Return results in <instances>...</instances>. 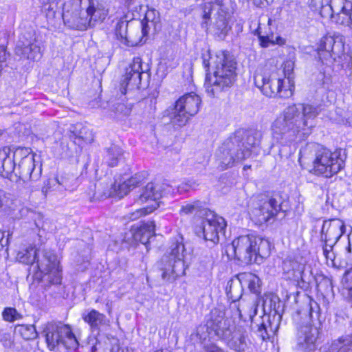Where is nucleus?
<instances>
[{
  "label": "nucleus",
  "instance_id": "39",
  "mask_svg": "<svg viewBox=\"0 0 352 352\" xmlns=\"http://www.w3.org/2000/svg\"><path fill=\"white\" fill-rule=\"evenodd\" d=\"M112 111L118 116H126L130 114L132 105L126 103L124 99H121L116 103H113L111 107Z\"/></svg>",
  "mask_w": 352,
  "mask_h": 352
},
{
  "label": "nucleus",
  "instance_id": "56",
  "mask_svg": "<svg viewBox=\"0 0 352 352\" xmlns=\"http://www.w3.org/2000/svg\"><path fill=\"white\" fill-rule=\"evenodd\" d=\"M314 307H318L317 302L315 301L310 300L309 302L307 305H306L305 311H306V312L308 311L309 314L311 317Z\"/></svg>",
  "mask_w": 352,
  "mask_h": 352
},
{
  "label": "nucleus",
  "instance_id": "51",
  "mask_svg": "<svg viewBox=\"0 0 352 352\" xmlns=\"http://www.w3.org/2000/svg\"><path fill=\"white\" fill-rule=\"evenodd\" d=\"M200 208V202L199 201L193 203H188L182 206L180 212L184 214L193 213Z\"/></svg>",
  "mask_w": 352,
  "mask_h": 352
},
{
  "label": "nucleus",
  "instance_id": "29",
  "mask_svg": "<svg viewBox=\"0 0 352 352\" xmlns=\"http://www.w3.org/2000/svg\"><path fill=\"white\" fill-rule=\"evenodd\" d=\"M85 16L90 21L89 27L94 26L97 22L102 21L108 12L104 8H95L91 0H89V4L85 6Z\"/></svg>",
  "mask_w": 352,
  "mask_h": 352
},
{
  "label": "nucleus",
  "instance_id": "64",
  "mask_svg": "<svg viewBox=\"0 0 352 352\" xmlns=\"http://www.w3.org/2000/svg\"><path fill=\"white\" fill-rule=\"evenodd\" d=\"M162 67H162V65H160V66L159 67L158 72H157L158 73L160 72V69H161V68H162Z\"/></svg>",
  "mask_w": 352,
  "mask_h": 352
},
{
  "label": "nucleus",
  "instance_id": "4",
  "mask_svg": "<svg viewBox=\"0 0 352 352\" xmlns=\"http://www.w3.org/2000/svg\"><path fill=\"white\" fill-rule=\"evenodd\" d=\"M234 258L243 264L256 261L257 256L266 257L270 253V242L258 236L243 235L232 243Z\"/></svg>",
  "mask_w": 352,
  "mask_h": 352
},
{
  "label": "nucleus",
  "instance_id": "62",
  "mask_svg": "<svg viewBox=\"0 0 352 352\" xmlns=\"http://www.w3.org/2000/svg\"><path fill=\"white\" fill-rule=\"evenodd\" d=\"M347 122L349 124L352 126V116L348 118Z\"/></svg>",
  "mask_w": 352,
  "mask_h": 352
},
{
  "label": "nucleus",
  "instance_id": "63",
  "mask_svg": "<svg viewBox=\"0 0 352 352\" xmlns=\"http://www.w3.org/2000/svg\"><path fill=\"white\" fill-rule=\"evenodd\" d=\"M250 167H251V166L245 165V166H244L243 169H244V170H246V169H248V168H250Z\"/></svg>",
  "mask_w": 352,
  "mask_h": 352
},
{
  "label": "nucleus",
  "instance_id": "37",
  "mask_svg": "<svg viewBox=\"0 0 352 352\" xmlns=\"http://www.w3.org/2000/svg\"><path fill=\"white\" fill-rule=\"evenodd\" d=\"M59 0H41L42 9L49 19H56Z\"/></svg>",
  "mask_w": 352,
  "mask_h": 352
},
{
  "label": "nucleus",
  "instance_id": "25",
  "mask_svg": "<svg viewBox=\"0 0 352 352\" xmlns=\"http://www.w3.org/2000/svg\"><path fill=\"white\" fill-rule=\"evenodd\" d=\"M70 139L74 144L82 148L86 144L91 143L94 140V133L92 130L82 123H76L70 127Z\"/></svg>",
  "mask_w": 352,
  "mask_h": 352
},
{
  "label": "nucleus",
  "instance_id": "57",
  "mask_svg": "<svg viewBox=\"0 0 352 352\" xmlns=\"http://www.w3.org/2000/svg\"><path fill=\"white\" fill-rule=\"evenodd\" d=\"M252 3L257 7L265 6V4H270L274 0H251Z\"/></svg>",
  "mask_w": 352,
  "mask_h": 352
},
{
  "label": "nucleus",
  "instance_id": "28",
  "mask_svg": "<svg viewBox=\"0 0 352 352\" xmlns=\"http://www.w3.org/2000/svg\"><path fill=\"white\" fill-rule=\"evenodd\" d=\"M155 227L153 221L142 223L135 230L133 234L135 241L146 245L149 239L155 235Z\"/></svg>",
  "mask_w": 352,
  "mask_h": 352
},
{
  "label": "nucleus",
  "instance_id": "61",
  "mask_svg": "<svg viewBox=\"0 0 352 352\" xmlns=\"http://www.w3.org/2000/svg\"><path fill=\"white\" fill-rule=\"evenodd\" d=\"M346 251H347V253H349V254L351 253V243L349 241V245L346 248Z\"/></svg>",
  "mask_w": 352,
  "mask_h": 352
},
{
  "label": "nucleus",
  "instance_id": "36",
  "mask_svg": "<svg viewBox=\"0 0 352 352\" xmlns=\"http://www.w3.org/2000/svg\"><path fill=\"white\" fill-rule=\"evenodd\" d=\"M14 331L26 340L34 339L37 336L36 328L32 324H18Z\"/></svg>",
  "mask_w": 352,
  "mask_h": 352
},
{
  "label": "nucleus",
  "instance_id": "44",
  "mask_svg": "<svg viewBox=\"0 0 352 352\" xmlns=\"http://www.w3.org/2000/svg\"><path fill=\"white\" fill-rule=\"evenodd\" d=\"M245 278L248 283L250 290L254 294L258 293L261 287V280L258 276L252 273H248L245 274Z\"/></svg>",
  "mask_w": 352,
  "mask_h": 352
},
{
  "label": "nucleus",
  "instance_id": "23",
  "mask_svg": "<svg viewBox=\"0 0 352 352\" xmlns=\"http://www.w3.org/2000/svg\"><path fill=\"white\" fill-rule=\"evenodd\" d=\"M319 331L317 327L305 325L299 328L297 333V343L300 349L305 352L315 349V343L318 339Z\"/></svg>",
  "mask_w": 352,
  "mask_h": 352
},
{
  "label": "nucleus",
  "instance_id": "24",
  "mask_svg": "<svg viewBox=\"0 0 352 352\" xmlns=\"http://www.w3.org/2000/svg\"><path fill=\"white\" fill-rule=\"evenodd\" d=\"M273 22L272 19H268L267 25L262 26L259 23L256 30L255 34L258 36L260 45L263 47H268L276 44L279 45L285 44V39L276 34L271 28Z\"/></svg>",
  "mask_w": 352,
  "mask_h": 352
},
{
  "label": "nucleus",
  "instance_id": "1",
  "mask_svg": "<svg viewBox=\"0 0 352 352\" xmlns=\"http://www.w3.org/2000/svg\"><path fill=\"white\" fill-rule=\"evenodd\" d=\"M321 110V105L311 104L287 107L272 124L273 139L284 145L308 137L316 126L314 120Z\"/></svg>",
  "mask_w": 352,
  "mask_h": 352
},
{
  "label": "nucleus",
  "instance_id": "31",
  "mask_svg": "<svg viewBox=\"0 0 352 352\" xmlns=\"http://www.w3.org/2000/svg\"><path fill=\"white\" fill-rule=\"evenodd\" d=\"M230 19L225 15L214 14L210 24L211 31L220 38L225 36L230 30V26L228 24Z\"/></svg>",
  "mask_w": 352,
  "mask_h": 352
},
{
  "label": "nucleus",
  "instance_id": "34",
  "mask_svg": "<svg viewBox=\"0 0 352 352\" xmlns=\"http://www.w3.org/2000/svg\"><path fill=\"white\" fill-rule=\"evenodd\" d=\"M14 155H0V175L3 177H9L15 168Z\"/></svg>",
  "mask_w": 352,
  "mask_h": 352
},
{
  "label": "nucleus",
  "instance_id": "10",
  "mask_svg": "<svg viewBox=\"0 0 352 352\" xmlns=\"http://www.w3.org/2000/svg\"><path fill=\"white\" fill-rule=\"evenodd\" d=\"M45 340L50 350L63 346L75 349L78 343L70 327L62 323H47L44 331Z\"/></svg>",
  "mask_w": 352,
  "mask_h": 352
},
{
  "label": "nucleus",
  "instance_id": "7",
  "mask_svg": "<svg viewBox=\"0 0 352 352\" xmlns=\"http://www.w3.org/2000/svg\"><path fill=\"white\" fill-rule=\"evenodd\" d=\"M340 155H300L298 162L303 168L317 175L331 177L338 173L344 166Z\"/></svg>",
  "mask_w": 352,
  "mask_h": 352
},
{
  "label": "nucleus",
  "instance_id": "9",
  "mask_svg": "<svg viewBox=\"0 0 352 352\" xmlns=\"http://www.w3.org/2000/svg\"><path fill=\"white\" fill-rule=\"evenodd\" d=\"M89 0H69L63 5V11L57 10L56 17H62L66 26L77 30H85L90 21L85 16V6Z\"/></svg>",
  "mask_w": 352,
  "mask_h": 352
},
{
  "label": "nucleus",
  "instance_id": "46",
  "mask_svg": "<svg viewBox=\"0 0 352 352\" xmlns=\"http://www.w3.org/2000/svg\"><path fill=\"white\" fill-rule=\"evenodd\" d=\"M53 191H58L57 179L54 177L47 179L41 188V192L45 197H47L49 192Z\"/></svg>",
  "mask_w": 352,
  "mask_h": 352
},
{
  "label": "nucleus",
  "instance_id": "22",
  "mask_svg": "<svg viewBox=\"0 0 352 352\" xmlns=\"http://www.w3.org/2000/svg\"><path fill=\"white\" fill-rule=\"evenodd\" d=\"M19 177L24 182H36L41 176V165L35 164L34 155H25L19 164Z\"/></svg>",
  "mask_w": 352,
  "mask_h": 352
},
{
  "label": "nucleus",
  "instance_id": "49",
  "mask_svg": "<svg viewBox=\"0 0 352 352\" xmlns=\"http://www.w3.org/2000/svg\"><path fill=\"white\" fill-rule=\"evenodd\" d=\"M218 167L221 170H225L231 167L234 163V159L232 155H219L217 160Z\"/></svg>",
  "mask_w": 352,
  "mask_h": 352
},
{
  "label": "nucleus",
  "instance_id": "60",
  "mask_svg": "<svg viewBox=\"0 0 352 352\" xmlns=\"http://www.w3.org/2000/svg\"><path fill=\"white\" fill-rule=\"evenodd\" d=\"M3 237H4V232L3 231L0 230V243H1V245H3Z\"/></svg>",
  "mask_w": 352,
  "mask_h": 352
},
{
  "label": "nucleus",
  "instance_id": "42",
  "mask_svg": "<svg viewBox=\"0 0 352 352\" xmlns=\"http://www.w3.org/2000/svg\"><path fill=\"white\" fill-rule=\"evenodd\" d=\"M229 346L236 352H244L247 347L245 338L242 335L234 336L229 342Z\"/></svg>",
  "mask_w": 352,
  "mask_h": 352
},
{
  "label": "nucleus",
  "instance_id": "54",
  "mask_svg": "<svg viewBox=\"0 0 352 352\" xmlns=\"http://www.w3.org/2000/svg\"><path fill=\"white\" fill-rule=\"evenodd\" d=\"M103 161L108 166L110 167H114L120 162V160L116 155H106Z\"/></svg>",
  "mask_w": 352,
  "mask_h": 352
},
{
  "label": "nucleus",
  "instance_id": "50",
  "mask_svg": "<svg viewBox=\"0 0 352 352\" xmlns=\"http://www.w3.org/2000/svg\"><path fill=\"white\" fill-rule=\"evenodd\" d=\"M278 300V298L276 296L273 295H268L265 296V297L263 299V308L264 310L268 307L269 311H272V309L274 310L275 313H276V302Z\"/></svg>",
  "mask_w": 352,
  "mask_h": 352
},
{
  "label": "nucleus",
  "instance_id": "55",
  "mask_svg": "<svg viewBox=\"0 0 352 352\" xmlns=\"http://www.w3.org/2000/svg\"><path fill=\"white\" fill-rule=\"evenodd\" d=\"M137 31H138V32H140L141 35H142L141 38H139V37L138 38L140 40V43L142 41L143 37L148 34V28L147 25L142 23L141 27L138 28Z\"/></svg>",
  "mask_w": 352,
  "mask_h": 352
},
{
  "label": "nucleus",
  "instance_id": "3",
  "mask_svg": "<svg viewBox=\"0 0 352 352\" xmlns=\"http://www.w3.org/2000/svg\"><path fill=\"white\" fill-rule=\"evenodd\" d=\"M254 80L255 85L267 97L289 98L294 90L289 78L285 79L280 72H270L263 67L256 69Z\"/></svg>",
  "mask_w": 352,
  "mask_h": 352
},
{
  "label": "nucleus",
  "instance_id": "33",
  "mask_svg": "<svg viewBox=\"0 0 352 352\" xmlns=\"http://www.w3.org/2000/svg\"><path fill=\"white\" fill-rule=\"evenodd\" d=\"M243 286L239 280H230L228 283L226 294L233 302L239 300L243 295Z\"/></svg>",
  "mask_w": 352,
  "mask_h": 352
},
{
  "label": "nucleus",
  "instance_id": "45",
  "mask_svg": "<svg viewBox=\"0 0 352 352\" xmlns=\"http://www.w3.org/2000/svg\"><path fill=\"white\" fill-rule=\"evenodd\" d=\"M2 316L4 320L10 322L22 318V315L15 308L12 307L5 308L2 313Z\"/></svg>",
  "mask_w": 352,
  "mask_h": 352
},
{
  "label": "nucleus",
  "instance_id": "16",
  "mask_svg": "<svg viewBox=\"0 0 352 352\" xmlns=\"http://www.w3.org/2000/svg\"><path fill=\"white\" fill-rule=\"evenodd\" d=\"M226 226V223L223 217L209 212L196 227L195 232L197 236H202L206 241L217 243L219 241V233L223 231Z\"/></svg>",
  "mask_w": 352,
  "mask_h": 352
},
{
  "label": "nucleus",
  "instance_id": "41",
  "mask_svg": "<svg viewBox=\"0 0 352 352\" xmlns=\"http://www.w3.org/2000/svg\"><path fill=\"white\" fill-rule=\"evenodd\" d=\"M328 151L323 146L311 142L306 144L305 148L301 147L299 150L298 154H305L306 153H314V154H327Z\"/></svg>",
  "mask_w": 352,
  "mask_h": 352
},
{
  "label": "nucleus",
  "instance_id": "26",
  "mask_svg": "<svg viewBox=\"0 0 352 352\" xmlns=\"http://www.w3.org/2000/svg\"><path fill=\"white\" fill-rule=\"evenodd\" d=\"M278 208L279 205L277 201L274 198H269L258 208H255L253 213L256 221L259 223H263L274 217L278 213Z\"/></svg>",
  "mask_w": 352,
  "mask_h": 352
},
{
  "label": "nucleus",
  "instance_id": "2",
  "mask_svg": "<svg viewBox=\"0 0 352 352\" xmlns=\"http://www.w3.org/2000/svg\"><path fill=\"white\" fill-rule=\"evenodd\" d=\"M203 65L208 72L210 68L212 74L207 72L204 87L209 96L214 97L230 87L236 78V62L226 51H219L211 55L208 51L203 54Z\"/></svg>",
  "mask_w": 352,
  "mask_h": 352
},
{
  "label": "nucleus",
  "instance_id": "18",
  "mask_svg": "<svg viewBox=\"0 0 352 352\" xmlns=\"http://www.w3.org/2000/svg\"><path fill=\"white\" fill-rule=\"evenodd\" d=\"M42 42L35 33L23 34L17 42L15 53L21 58L32 60H39L42 56Z\"/></svg>",
  "mask_w": 352,
  "mask_h": 352
},
{
  "label": "nucleus",
  "instance_id": "38",
  "mask_svg": "<svg viewBox=\"0 0 352 352\" xmlns=\"http://www.w3.org/2000/svg\"><path fill=\"white\" fill-rule=\"evenodd\" d=\"M343 295L349 301L352 302V267L345 272L343 278Z\"/></svg>",
  "mask_w": 352,
  "mask_h": 352
},
{
  "label": "nucleus",
  "instance_id": "47",
  "mask_svg": "<svg viewBox=\"0 0 352 352\" xmlns=\"http://www.w3.org/2000/svg\"><path fill=\"white\" fill-rule=\"evenodd\" d=\"M329 352H349L344 340L338 339L332 342L329 347Z\"/></svg>",
  "mask_w": 352,
  "mask_h": 352
},
{
  "label": "nucleus",
  "instance_id": "43",
  "mask_svg": "<svg viewBox=\"0 0 352 352\" xmlns=\"http://www.w3.org/2000/svg\"><path fill=\"white\" fill-rule=\"evenodd\" d=\"M35 154L33 151L26 147L16 146L15 145L4 146L0 151V154Z\"/></svg>",
  "mask_w": 352,
  "mask_h": 352
},
{
  "label": "nucleus",
  "instance_id": "15",
  "mask_svg": "<svg viewBox=\"0 0 352 352\" xmlns=\"http://www.w3.org/2000/svg\"><path fill=\"white\" fill-rule=\"evenodd\" d=\"M162 192L160 186L153 183H148L142 189L138 198L135 199V203L142 205L146 203L149 204L146 207L137 209L135 211L129 214V218L132 220H136L140 217L152 212L155 210L159 204L157 200L162 197Z\"/></svg>",
  "mask_w": 352,
  "mask_h": 352
},
{
  "label": "nucleus",
  "instance_id": "5",
  "mask_svg": "<svg viewBox=\"0 0 352 352\" xmlns=\"http://www.w3.org/2000/svg\"><path fill=\"white\" fill-rule=\"evenodd\" d=\"M262 133L256 129H240L227 138L219 148L222 154L254 153L260 145Z\"/></svg>",
  "mask_w": 352,
  "mask_h": 352
},
{
  "label": "nucleus",
  "instance_id": "53",
  "mask_svg": "<svg viewBox=\"0 0 352 352\" xmlns=\"http://www.w3.org/2000/svg\"><path fill=\"white\" fill-rule=\"evenodd\" d=\"M0 342L4 347L11 348L14 344V339L10 333H4L0 339Z\"/></svg>",
  "mask_w": 352,
  "mask_h": 352
},
{
  "label": "nucleus",
  "instance_id": "35",
  "mask_svg": "<svg viewBox=\"0 0 352 352\" xmlns=\"http://www.w3.org/2000/svg\"><path fill=\"white\" fill-rule=\"evenodd\" d=\"M38 254L34 247L30 246L19 252L16 258L21 263L32 265L37 261Z\"/></svg>",
  "mask_w": 352,
  "mask_h": 352
},
{
  "label": "nucleus",
  "instance_id": "20",
  "mask_svg": "<svg viewBox=\"0 0 352 352\" xmlns=\"http://www.w3.org/2000/svg\"><path fill=\"white\" fill-rule=\"evenodd\" d=\"M318 56L323 65L331 66L342 52L340 43H336L334 38L326 36L320 40L318 47Z\"/></svg>",
  "mask_w": 352,
  "mask_h": 352
},
{
  "label": "nucleus",
  "instance_id": "11",
  "mask_svg": "<svg viewBox=\"0 0 352 352\" xmlns=\"http://www.w3.org/2000/svg\"><path fill=\"white\" fill-rule=\"evenodd\" d=\"M201 102L200 97L193 92L180 97L169 113L171 123L177 126H184L190 116L197 113Z\"/></svg>",
  "mask_w": 352,
  "mask_h": 352
},
{
  "label": "nucleus",
  "instance_id": "17",
  "mask_svg": "<svg viewBox=\"0 0 352 352\" xmlns=\"http://www.w3.org/2000/svg\"><path fill=\"white\" fill-rule=\"evenodd\" d=\"M258 305L254 301L242 302L237 307V311L241 318L244 320L248 317L252 322L251 327L253 329H256L258 336L262 340L269 338V331H272V328L269 324L267 326L265 322L270 323V316L267 315H263L260 317V322H256L254 320V317L257 314Z\"/></svg>",
  "mask_w": 352,
  "mask_h": 352
},
{
  "label": "nucleus",
  "instance_id": "59",
  "mask_svg": "<svg viewBox=\"0 0 352 352\" xmlns=\"http://www.w3.org/2000/svg\"><path fill=\"white\" fill-rule=\"evenodd\" d=\"M221 324H222V321H219V324H217V327L214 329V331H215V333L216 335L220 336L221 335H223V327H221Z\"/></svg>",
  "mask_w": 352,
  "mask_h": 352
},
{
  "label": "nucleus",
  "instance_id": "58",
  "mask_svg": "<svg viewBox=\"0 0 352 352\" xmlns=\"http://www.w3.org/2000/svg\"><path fill=\"white\" fill-rule=\"evenodd\" d=\"M206 352H225V351L215 344H210L207 346Z\"/></svg>",
  "mask_w": 352,
  "mask_h": 352
},
{
  "label": "nucleus",
  "instance_id": "27",
  "mask_svg": "<svg viewBox=\"0 0 352 352\" xmlns=\"http://www.w3.org/2000/svg\"><path fill=\"white\" fill-rule=\"evenodd\" d=\"M128 23L126 21H119L115 28V34L120 41L127 46H135L140 43L139 38L134 37L127 31Z\"/></svg>",
  "mask_w": 352,
  "mask_h": 352
},
{
  "label": "nucleus",
  "instance_id": "52",
  "mask_svg": "<svg viewBox=\"0 0 352 352\" xmlns=\"http://www.w3.org/2000/svg\"><path fill=\"white\" fill-rule=\"evenodd\" d=\"M57 179V186L59 192L69 190L71 188L69 179L63 176H57L54 177Z\"/></svg>",
  "mask_w": 352,
  "mask_h": 352
},
{
  "label": "nucleus",
  "instance_id": "48",
  "mask_svg": "<svg viewBox=\"0 0 352 352\" xmlns=\"http://www.w3.org/2000/svg\"><path fill=\"white\" fill-rule=\"evenodd\" d=\"M294 67V63L291 60H287L284 62L283 65V73H280L283 76H285V79L290 80L291 83L294 85V82L292 76V72Z\"/></svg>",
  "mask_w": 352,
  "mask_h": 352
},
{
  "label": "nucleus",
  "instance_id": "6",
  "mask_svg": "<svg viewBox=\"0 0 352 352\" xmlns=\"http://www.w3.org/2000/svg\"><path fill=\"white\" fill-rule=\"evenodd\" d=\"M310 6L322 18L352 28V2L349 0H311Z\"/></svg>",
  "mask_w": 352,
  "mask_h": 352
},
{
  "label": "nucleus",
  "instance_id": "14",
  "mask_svg": "<svg viewBox=\"0 0 352 352\" xmlns=\"http://www.w3.org/2000/svg\"><path fill=\"white\" fill-rule=\"evenodd\" d=\"M149 70L148 64L143 65L140 57H134L126 68L125 74L120 80V93L124 95L127 90L138 89L141 84L142 74H147Z\"/></svg>",
  "mask_w": 352,
  "mask_h": 352
},
{
  "label": "nucleus",
  "instance_id": "40",
  "mask_svg": "<svg viewBox=\"0 0 352 352\" xmlns=\"http://www.w3.org/2000/svg\"><path fill=\"white\" fill-rule=\"evenodd\" d=\"M16 204L6 197L5 192L0 189V211L10 214L16 210Z\"/></svg>",
  "mask_w": 352,
  "mask_h": 352
},
{
  "label": "nucleus",
  "instance_id": "21",
  "mask_svg": "<svg viewBox=\"0 0 352 352\" xmlns=\"http://www.w3.org/2000/svg\"><path fill=\"white\" fill-rule=\"evenodd\" d=\"M119 192V179L104 176L95 184V192L90 201L105 199L111 197L122 198Z\"/></svg>",
  "mask_w": 352,
  "mask_h": 352
},
{
  "label": "nucleus",
  "instance_id": "30",
  "mask_svg": "<svg viewBox=\"0 0 352 352\" xmlns=\"http://www.w3.org/2000/svg\"><path fill=\"white\" fill-rule=\"evenodd\" d=\"M82 318L89 325L92 331H98L101 326L106 324L107 321L105 315L96 309H91L83 314Z\"/></svg>",
  "mask_w": 352,
  "mask_h": 352
},
{
  "label": "nucleus",
  "instance_id": "32",
  "mask_svg": "<svg viewBox=\"0 0 352 352\" xmlns=\"http://www.w3.org/2000/svg\"><path fill=\"white\" fill-rule=\"evenodd\" d=\"M118 179L120 188L119 194L122 196V197H123L128 195V193L132 189L142 184L145 179V175L143 173H139L124 181H122L120 178Z\"/></svg>",
  "mask_w": 352,
  "mask_h": 352
},
{
  "label": "nucleus",
  "instance_id": "8",
  "mask_svg": "<svg viewBox=\"0 0 352 352\" xmlns=\"http://www.w3.org/2000/svg\"><path fill=\"white\" fill-rule=\"evenodd\" d=\"M184 251L183 243L177 241L173 243L163 255L160 261V266L162 271V278L164 280L173 281L177 276L184 274Z\"/></svg>",
  "mask_w": 352,
  "mask_h": 352
},
{
  "label": "nucleus",
  "instance_id": "13",
  "mask_svg": "<svg viewBox=\"0 0 352 352\" xmlns=\"http://www.w3.org/2000/svg\"><path fill=\"white\" fill-rule=\"evenodd\" d=\"M36 266L41 274L46 276L50 285H60L62 280L60 261L50 250H43L37 257Z\"/></svg>",
  "mask_w": 352,
  "mask_h": 352
},
{
  "label": "nucleus",
  "instance_id": "12",
  "mask_svg": "<svg viewBox=\"0 0 352 352\" xmlns=\"http://www.w3.org/2000/svg\"><path fill=\"white\" fill-rule=\"evenodd\" d=\"M344 232L345 225L342 220L333 219L324 221L320 238L321 241L324 242L323 254L327 259L333 261L335 256L332 252L333 248Z\"/></svg>",
  "mask_w": 352,
  "mask_h": 352
},
{
  "label": "nucleus",
  "instance_id": "19",
  "mask_svg": "<svg viewBox=\"0 0 352 352\" xmlns=\"http://www.w3.org/2000/svg\"><path fill=\"white\" fill-rule=\"evenodd\" d=\"M235 4L232 0H214L204 2L201 6V15L203 22L201 25L208 28V21L212 11H216V14L225 15L229 18L233 14Z\"/></svg>",
  "mask_w": 352,
  "mask_h": 352
}]
</instances>
